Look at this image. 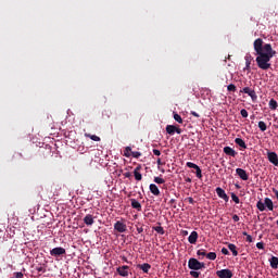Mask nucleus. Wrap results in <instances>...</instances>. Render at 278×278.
I'll list each match as a JSON object with an SVG mask.
<instances>
[{
	"label": "nucleus",
	"instance_id": "nucleus-1",
	"mask_svg": "<svg viewBox=\"0 0 278 278\" xmlns=\"http://www.w3.org/2000/svg\"><path fill=\"white\" fill-rule=\"evenodd\" d=\"M256 53V65L263 71L271 68V58L277 56V51L270 43H264L262 38L255 39L253 43Z\"/></svg>",
	"mask_w": 278,
	"mask_h": 278
},
{
	"label": "nucleus",
	"instance_id": "nucleus-2",
	"mask_svg": "<svg viewBox=\"0 0 278 278\" xmlns=\"http://www.w3.org/2000/svg\"><path fill=\"white\" fill-rule=\"evenodd\" d=\"M188 267L190 268V270L199 271L205 268V263L198 261V258L195 257H190L188 262Z\"/></svg>",
	"mask_w": 278,
	"mask_h": 278
},
{
	"label": "nucleus",
	"instance_id": "nucleus-3",
	"mask_svg": "<svg viewBox=\"0 0 278 278\" xmlns=\"http://www.w3.org/2000/svg\"><path fill=\"white\" fill-rule=\"evenodd\" d=\"M66 254V250L64 248H54L50 250V255L54 258L62 257L63 255Z\"/></svg>",
	"mask_w": 278,
	"mask_h": 278
},
{
	"label": "nucleus",
	"instance_id": "nucleus-4",
	"mask_svg": "<svg viewBox=\"0 0 278 278\" xmlns=\"http://www.w3.org/2000/svg\"><path fill=\"white\" fill-rule=\"evenodd\" d=\"M218 278H233V271L231 269H220L216 271Z\"/></svg>",
	"mask_w": 278,
	"mask_h": 278
},
{
	"label": "nucleus",
	"instance_id": "nucleus-5",
	"mask_svg": "<svg viewBox=\"0 0 278 278\" xmlns=\"http://www.w3.org/2000/svg\"><path fill=\"white\" fill-rule=\"evenodd\" d=\"M186 166L189 168H193L195 170V176L198 177V179H202V177H203L202 169L199 167V165H197L192 162H188V163H186Z\"/></svg>",
	"mask_w": 278,
	"mask_h": 278
},
{
	"label": "nucleus",
	"instance_id": "nucleus-6",
	"mask_svg": "<svg viewBox=\"0 0 278 278\" xmlns=\"http://www.w3.org/2000/svg\"><path fill=\"white\" fill-rule=\"evenodd\" d=\"M240 93H245V94L250 96L252 101L257 100V96H256L255 90L251 89L250 87H243V89L240 90Z\"/></svg>",
	"mask_w": 278,
	"mask_h": 278
},
{
	"label": "nucleus",
	"instance_id": "nucleus-7",
	"mask_svg": "<svg viewBox=\"0 0 278 278\" xmlns=\"http://www.w3.org/2000/svg\"><path fill=\"white\" fill-rule=\"evenodd\" d=\"M114 229H115V231H117L119 233H124L127 231V225L124 224L123 222H116L114 224Z\"/></svg>",
	"mask_w": 278,
	"mask_h": 278
},
{
	"label": "nucleus",
	"instance_id": "nucleus-8",
	"mask_svg": "<svg viewBox=\"0 0 278 278\" xmlns=\"http://www.w3.org/2000/svg\"><path fill=\"white\" fill-rule=\"evenodd\" d=\"M267 160L274 164V166H278V155L277 152H267Z\"/></svg>",
	"mask_w": 278,
	"mask_h": 278
},
{
	"label": "nucleus",
	"instance_id": "nucleus-9",
	"mask_svg": "<svg viewBox=\"0 0 278 278\" xmlns=\"http://www.w3.org/2000/svg\"><path fill=\"white\" fill-rule=\"evenodd\" d=\"M236 174L243 181H248L250 179V176L248 175L247 170H244L243 168H237Z\"/></svg>",
	"mask_w": 278,
	"mask_h": 278
},
{
	"label": "nucleus",
	"instance_id": "nucleus-10",
	"mask_svg": "<svg viewBox=\"0 0 278 278\" xmlns=\"http://www.w3.org/2000/svg\"><path fill=\"white\" fill-rule=\"evenodd\" d=\"M244 60H245L244 71H247L248 73H251V63L253 61V56L251 55V53H247L244 56Z\"/></svg>",
	"mask_w": 278,
	"mask_h": 278
},
{
	"label": "nucleus",
	"instance_id": "nucleus-11",
	"mask_svg": "<svg viewBox=\"0 0 278 278\" xmlns=\"http://www.w3.org/2000/svg\"><path fill=\"white\" fill-rule=\"evenodd\" d=\"M216 193L219 197V199H223L224 201L228 202L229 197L227 195L226 191L223 188H216Z\"/></svg>",
	"mask_w": 278,
	"mask_h": 278
},
{
	"label": "nucleus",
	"instance_id": "nucleus-12",
	"mask_svg": "<svg viewBox=\"0 0 278 278\" xmlns=\"http://www.w3.org/2000/svg\"><path fill=\"white\" fill-rule=\"evenodd\" d=\"M198 239H199V232L195 230L191 231V235L188 238V241L190 242V244H197Z\"/></svg>",
	"mask_w": 278,
	"mask_h": 278
},
{
	"label": "nucleus",
	"instance_id": "nucleus-13",
	"mask_svg": "<svg viewBox=\"0 0 278 278\" xmlns=\"http://www.w3.org/2000/svg\"><path fill=\"white\" fill-rule=\"evenodd\" d=\"M84 224L86 226H92L94 225V216L93 215H90V214H87L85 217H84Z\"/></svg>",
	"mask_w": 278,
	"mask_h": 278
},
{
	"label": "nucleus",
	"instance_id": "nucleus-14",
	"mask_svg": "<svg viewBox=\"0 0 278 278\" xmlns=\"http://www.w3.org/2000/svg\"><path fill=\"white\" fill-rule=\"evenodd\" d=\"M128 270H129V267L128 265H122V267H118L117 268V273L123 276L124 278H126L128 276Z\"/></svg>",
	"mask_w": 278,
	"mask_h": 278
},
{
	"label": "nucleus",
	"instance_id": "nucleus-15",
	"mask_svg": "<svg viewBox=\"0 0 278 278\" xmlns=\"http://www.w3.org/2000/svg\"><path fill=\"white\" fill-rule=\"evenodd\" d=\"M224 153H225L226 155L233 156V157L238 155V152L235 151L232 148H230V146H226V147L224 148Z\"/></svg>",
	"mask_w": 278,
	"mask_h": 278
},
{
	"label": "nucleus",
	"instance_id": "nucleus-16",
	"mask_svg": "<svg viewBox=\"0 0 278 278\" xmlns=\"http://www.w3.org/2000/svg\"><path fill=\"white\" fill-rule=\"evenodd\" d=\"M130 204L132 208L137 210V212H142V205L137 201V199H130Z\"/></svg>",
	"mask_w": 278,
	"mask_h": 278
},
{
	"label": "nucleus",
	"instance_id": "nucleus-17",
	"mask_svg": "<svg viewBox=\"0 0 278 278\" xmlns=\"http://www.w3.org/2000/svg\"><path fill=\"white\" fill-rule=\"evenodd\" d=\"M137 267L140 268V270H142L144 274H149L151 270V264L149 263L138 264Z\"/></svg>",
	"mask_w": 278,
	"mask_h": 278
},
{
	"label": "nucleus",
	"instance_id": "nucleus-18",
	"mask_svg": "<svg viewBox=\"0 0 278 278\" xmlns=\"http://www.w3.org/2000/svg\"><path fill=\"white\" fill-rule=\"evenodd\" d=\"M236 146L240 147L241 149H248L247 143L244 142V139L242 138H235Z\"/></svg>",
	"mask_w": 278,
	"mask_h": 278
},
{
	"label": "nucleus",
	"instance_id": "nucleus-19",
	"mask_svg": "<svg viewBox=\"0 0 278 278\" xmlns=\"http://www.w3.org/2000/svg\"><path fill=\"white\" fill-rule=\"evenodd\" d=\"M150 192L156 197L161 195V190L159 189V187H156L155 184L150 185Z\"/></svg>",
	"mask_w": 278,
	"mask_h": 278
},
{
	"label": "nucleus",
	"instance_id": "nucleus-20",
	"mask_svg": "<svg viewBox=\"0 0 278 278\" xmlns=\"http://www.w3.org/2000/svg\"><path fill=\"white\" fill-rule=\"evenodd\" d=\"M269 264H270V267L274 268V270H277V268H278V257L277 256H271L269 258Z\"/></svg>",
	"mask_w": 278,
	"mask_h": 278
},
{
	"label": "nucleus",
	"instance_id": "nucleus-21",
	"mask_svg": "<svg viewBox=\"0 0 278 278\" xmlns=\"http://www.w3.org/2000/svg\"><path fill=\"white\" fill-rule=\"evenodd\" d=\"M265 206L269 210V212H273L274 210V203L270 198L264 199Z\"/></svg>",
	"mask_w": 278,
	"mask_h": 278
},
{
	"label": "nucleus",
	"instance_id": "nucleus-22",
	"mask_svg": "<svg viewBox=\"0 0 278 278\" xmlns=\"http://www.w3.org/2000/svg\"><path fill=\"white\" fill-rule=\"evenodd\" d=\"M166 132L169 135V136H173L176 134V126L175 125H167L166 126Z\"/></svg>",
	"mask_w": 278,
	"mask_h": 278
},
{
	"label": "nucleus",
	"instance_id": "nucleus-23",
	"mask_svg": "<svg viewBox=\"0 0 278 278\" xmlns=\"http://www.w3.org/2000/svg\"><path fill=\"white\" fill-rule=\"evenodd\" d=\"M228 248H229V251L232 252V255H233L235 257H237V255H238L237 245L233 244V243H229V244H228Z\"/></svg>",
	"mask_w": 278,
	"mask_h": 278
},
{
	"label": "nucleus",
	"instance_id": "nucleus-24",
	"mask_svg": "<svg viewBox=\"0 0 278 278\" xmlns=\"http://www.w3.org/2000/svg\"><path fill=\"white\" fill-rule=\"evenodd\" d=\"M268 106H269V109L273 110V111L277 110V108H278L277 100L270 99V100H269V103H268Z\"/></svg>",
	"mask_w": 278,
	"mask_h": 278
},
{
	"label": "nucleus",
	"instance_id": "nucleus-25",
	"mask_svg": "<svg viewBox=\"0 0 278 278\" xmlns=\"http://www.w3.org/2000/svg\"><path fill=\"white\" fill-rule=\"evenodd\" d=\"M85 137H89L92 141L100 142L101 138L96 135H90L89 132H85Z\"/></svg>",
	"mask_w": 278,
	"mask_h": 278
},
{
	"label": "nucleus",
	"instance_id": "nucleus-26",
	"mask_svg": "<svg viewBox=\"0 0 278 278\" xmlns=\"http://www.w3.org/2000/svg\"><path fill=\"white\" fill-rule=\"evenodd\" d=\"M132 150L130 148V146H127L124 150V156H126V159H130Z\"/></svg>",
	"mask_w": 278,
	"mask_h": 278
},
{
	"label": "nucleus",
	"instance_id": "nucleus-27",
	"mask_svg": "<svg viewBox=\"0 0 278 278\" xmlns=\"http://www.w3.org/2000/svg\"><path fill=\"white\" fill-rule=\"evenodd\" d=\"M256 207L260 210V212H265L266 210V205L262 201L256 202Z\"/></svg>",
	"mask_w": 278,
	"mask_h": 278
},
{
	"label": "nucleus",
	"instance_id": "nucleus-28",
	"mask_svg": "<svg viewBox=\"0 0 278 278\" xmlns=\"http://www.w3.org/2000/svg\"><path fill=\"white\" fill-rule=\"evenodd\" d=\"M217 257L216 252H207L206 253V258L210 261H215Z\"/></svg>",
	"mask_w": 278,
	"mask_h": 278
},
{
	"label": "nucleus",
	"instance_id": "nucleus-29",
	"mask_svg": "<svg viewBox=\"0 0 278 278\" xmlns=\"http://www.w3.org/2000/svg\"><path fill=\"white\" fill-rule=\"evenodd\" d=\"M197 255H199V257H206L207 252L205 249H200L197 251Z\"/></svg>",
	"mask_w": 278,
	"mask_h": 278
},
{
	"label": "nucleus",
	"instance_id": "nucleus-30",
	"mask_svg": "<svg viewBox=\"0 0 278 278\" xmlns=\"http://www.w3.org/2000/svg\"><path fill=\"white\" fill-rule=\"evenodd\" d=\"M153 230L160 235H165V230L161 225H159L157 227H153Z\"/></svg>",
	"mask_w": 278,
	"mask_h": 278
},
{
	"label": "nucleus",
	"instance_id": "nucleus-31",
	"mask_svg": "<svg viewBox=\"0 0 278 278\" xmlns=\"http://www.w3.org/2000/svg\"><path fill=\"white\" fill-rule=\"evenodd\" d=\"M174 121H176L179 124H184V118L178 115V113H174Z\"/></svg>",
	"mask_w": 278,
	"mask_h": 278
},
{
	"label": "nucleus",
	"instance_id": "nucleus-32",
	"mask_svg": "<svg viewBox=\"0 0 278 278\" xmlns=\"http://www.w3.org/2000/svg\"><path fill=\"white\" fill-rule=\"evenodd\" d=\"M258 128L262 130V132H265L267 129V125L265 122H258Z\"/></svg>",
	"mask_w": 278,
	"mask_h": 278
},
{
	"label": "nucleus",
	"instance_id": "nucleus-33",
	"mask_svg": "<svg viewBox=\"0 0 278 278\" xmlns=\"http://www.w3.org/2000/svg\"><path fill=\"white\" fill-rule=\"evenodd\" d=\"M227 89L229 92H236L237 91V86L233 84H230L227 86Z\"/></svg>",
	"mask_w": 278,
	"mask_h": 278
},
{
	"label": "nucleus",
	"instance_id": "nucleus-34",
	"mask_svg": "<svg viewBox=\"0 0 278 278\" xmlns=\"http://www.w3.org/2000/svg\"><path fill=\"white\" fill-rule=\"evenodd\" d=\"M134 175H135V180H137V181L142 180V175L140 174V172H134Z\"/></svg>",
	"mask_w": 278,
	"mask_h": 278
},
{
	"label": "nucleus",
	"instance_id": "nucleus-35",
	"mask_svg": "<svg viewBox=\"0 0 278 278\" xmlns=\"http://www.w3.org/2000/svg\"><path fill=\"white\" fill-rule=\"evenodd\" d=\"M153 181L156 184H165L166 182V180H164V178H162V177H154Z\"/></svg>",
	"mask_w": 278,
	"mask_h": 278
},
{
	"label": "nucleus",
	"instance_id": "nucleus-36",
	"mask_svg": "<svg viewBox=\"0 0 278 278\" xmlns=\"http://www.w3.org/2000/svg\"><path fill=\"white\" fill-rule=\"evenodd\" d=\"M243 236H245V241H248V242H253L252 236H250L249 233H247V231H243Z\"/></svg>",
	"mask_w": 278,
	"mask_h": 278
},
{
	"label": "nucleus",
	"instance_id": "nucleus-37",
	"mask_svg": "<svg viewBox=\"0 0 278 278\" xmlns=\"http://www.w3.org/2000/svg\"><path fill=\"white\" fill-rule=\"evenodd\" d=\"M190 275L192 276V278H200V271L198 270H191Z\"/></svg>",
	"mask_w": 278,
	"mask_h": 278
},
{
	"label": "nucleus",
	"instance_id": "nucleus-38",
	"mask_svg": "<svg viewBox=\"0 0 278 278\" xmlns=\"http://www.w3.org/2000/svg\"><path fill=\"white\" fill-rule=\"evenodd\" d=\"M142 154H141V152H139V151H132L131 152V156L134 157V159H139V156H141Z\"/></svg>",
	"mask_w": 278,
	"mask_h": 278
},
{
	"label": "nucleus",
	"instance_id": "nucleus-39",
	"mask_svg": "<svg viewBox=\"0 0 278 278\" xmlns=\"http://www.w3.org/2000/svg\"><path fill=\"white\" fill-rule=\"evenodd\" d=\"M231 199H232V201H233L235 203H240V199L238 198L237 194L231 193Z\"/></svg>",
	"mask_w": 278,
	"mask_h": 278
},
{
	"label": "nucleus",
	"instance_id": "nucleus-40",
	"mask_svg": "<svg viewBox=\"0 0 278 278\" xmlns=\"http://www.w3.org/2000/svg\"><path fill=\"white\" fill-rule=\"evenodd\" d=\"M241 116H242V118H248L249 112L247 110L242 109L241 110Z\"/></svg>",
	"mask_w": 278,
	"mask_h": 278
},
{
	"label": "nucleus",
	"instance_id": "nucleus-41",
	"mask_svg": "<svg viewBox=\"0 0 278 278\" xmlns=\"http://www.w3.org/2000/svg\"><path fill=\"white\" fill-rule=\"evenodd\" d=\"M256 248L260 249V250H264L265 249V243L264 242H257Z\"/></svg>",
	"mask_w": 278,
	"mask_h": 278
},
{
	"label": "nucleus",
	"instance_id": "nucleus-42",
	"mask_svg": "<svg viewBox=\"0 0 278 278\" xmlns=\"http://www.w3.org/2000/svg\"><path fill=\"white\" fill-rule=\"evenodd\" d=\"M15 278H23V271H15L14 273Z\"/></svg>",
	"mask_w": 278,
	"mask_h": 278
},
{
	"label": "nucleus",
	"instance_id": "nucleus-43",
	"mask_svg": "<svg viewBox=\"0 0 278 278\" xmlns=\"http://www.w3.org/2000/svg\"><path fill=\"white\" fill-rule=\"evenodd\" d=\"M152 152L156 156H161L162 155V152L160 150H157V149L152 150Z\"/></svg>",
	"mask_w": 278,
	"mask_h": 278
},
{
	"label": "nucleus",
	"instance_id": "nucleus-44",
	"mask_svg": "<svg viewBox=\"0 0 278 278\" xmlns=\"http://www.w3.org/2000/svg\"><path fill=\"white\" fill-rule=\"evenodd\" d=\"M191 115H193L195 118H200V113L195 111H191Z\"/></svg>",
	"mask_w": 278,
	"mask_h": 278
},
{
	"label": "nucleus",
	"instance_id": "nucleus-45",
	"mask_svg": "<svg viewBox=\"0 0 278 278\" xmlns=\"http://www.w3.org/2000/svg\"><path fill=\"white\" fill-rule=\"evenodd\" d=\"M222 253H223L224 255H228V254H229V251L227 250V248H223V249H222Z\"/></svg>",
	"mask_w": 278,
	"mask_h": 278
},
{
	"label": "nucleus",
	"instance_id": "nucleus-46",
	"mask_svg": "<svg viewBox=\"0 0 278 278\" xmlns=\"http://www.w3.org/2000/svg\"><path fill=\"white\" fill-rule=\"evenodd\" d=\"M188 202L191 204V205H194V199L192 197H189L188 198Z\"/></svg>",
	"mask_w": 278,
	"mask_h": 278
},
{
	"label": "nucleus",
	"instance_id": "nucleus-47",
	"mask_svg": "<svg viewBox=\"0 0 278 278\" xmlns=\"http://www.w3.org/2000/svg\"><path fill=\"white\" fill-rule=\"evenodd\" d=\"M175 132L178 134V135H181L182 134V129L181 128H177V126H176Z\"/></svg>",
	"mask_w": 278,
	"mask_h": 278
},
{
	"label": "nucleus",
	"instance_id": "nucleus-48",
	"mask_svg": "<svg viewBox=\"0 0 278 278\" xmlns=\"http://www.w3.org/2000/svg\"><path fill=\"white\" fill-rule=\"evenodd\" d=\"M164 163H162V159L157 157V166H163Z\"/></svg>",
	"mask_w": 278,
	"mask_h": 278
},
{
	"label": "nucleus",
	"instance_id": "nucleus-49",
	"mask_svg": "<svg viewBox=\"0 0 278 278\" xmlns=\"http://www.w3.org/2000/svg\"><path fill=\"white\" fill-rule=\"evenodd\" d=\"M232 219H233V222H239V220H240V217H239L238 215H233V216H232Z\"/></svg>",
	"mask_w": 278,
	"mask_h": 278
},
{
	"label": "nucleus",
	"instance_id": "nucleus-50",
	"mask_svg": "<svg viewBox=\"0 0 278 278\" xmlns=\"http://www.w3.org/2000/svg\"><path fill=\"white\" fill-rule=\"evenodd\" d=\"M143 231H144L143 227H138V228H137V232H138V233H142Z\"/></svg>",
	"mask_w": 278,
	"mask_h": 278
},
{
	"label": "nucleus",
	"instance_id": "nucleus-51",
	"mask_svg": "<svg viewBox=\"0 0 278 278\" xmlns=\"http://www.w3.org/2000/svg\"><path fill=\"white\" fill-rule=\"evenodd\" d=\"M141 168H142L141 165H138V166L135 168L134 172L139 173Z\"/></svg>",
	"mask_w": 278,
	"mask_h": 278
},
{
	"label": "nucleus",
	"instance_id": "nucleus-52",
	"mask_svg": "<svg viewBox=\"0 0 278 278\" xmlns=\"http://www.w3.org/2000/svg\"><path fill=\"white\" fill-rule=\"evenodd\" d=\"M124 176H125L126 178H130V177H131V174H130V172H126V173L124 174Z\"/></svg>",
	"mask_w": 278,
	"mask_h": 278
},
{
	"label": "nucleus",
	"instance_id": "nucleus-53",
	"mask_svg": "<svg viewBox=\"0 0 278 278\" xmlns=\"http://www.w3.org/2000/svg\"><path fill=\"white\" fill-rule=\"evenodd\" d=\"M122 260H123L126 264H128V258H127L126 256H122Z\"/></svg>",
	"mask_w": 278,
	"mask_h": 278
},
{
	"label": "nucleus",
	"instance_id": "nucleus-54",
	"mask_svg": "<svg viewBox=\"0 0 278 278\" xmlns=\"http://www.w3.org/2000/svg\"><path fill=\"white\" fill-rule=\"evenodd\" d=\"M174 203H176V199H170L169 204L173 205Z\"/></svg>",
	"mask_w": 278,
	"mask_h": 278
},
{
	"label": "nucleus",
	"instance_id": "nucleus-55",
	"mask_svg": "<svg viewBox=\"0 0 278 278\" xmlns=\"http://www.w3.org/2000/svg\"><path fill=\"white\" fill-rule=\"evenodd\" d=\"M274 193H275V195H276L277 199H278V190H277V189H274Z\"/></svg>",
	"mask_w": 278,
	"mask_h": 278
},
{
	"label": "nucleus",
	"instance_id": "nucleus-56",
	"mask_svg": "<svg viewBox=\"0 0 278 278\" xmlns=\"http://www.w3.org/2000/svg\"><path fill=\"white\" fill-rule=\"evenodd\" d=\"M184 235L185 236L189 235V231L188 230H184Z\"/></svg>",
	"mask_w": 278,
	"mask_h": 278
},
{
	"label": "nucleus",
	"instance_id": "nucleus-57",
	"mask_svg": "<svg viewBox=\"0 0 278 278\" xmlns=\"http://www.w3.org/2000/svg\"><path fill=\"white\" fill-rule=\"evenodd\" d=\"M186 181H188V182H191L192 180H191V178H186Z\"/></svg>",
	"mask_w": 278,
	"mask_h": 278
},
{
	"label": "nucleus",
	"instance_id": "nucleus-58",
	"mask_svg": "<svg viewBox=\"0 0 278 278\" xmlns=\"http://www.w3.org/2000/svg\"><path fill=\"white\" fill-rule=\"evenodd\" d=\"M38 271H42V268H39Z\"/></svg>",
	"mask_w": 278,
	"mask_h": 278
},
{
	"label": "nucleus",
	"instance_id": "nucleus-59",
	"mask_svg": "<svg viewBox=\"0 0 278 278\" xmlns=\"http://www.w3.org/2000/svg\"><path fill=\"white\" fill-rule=\"evenodd\" d=\"M276 225L278 226V219H277V222H276Z\"/></svg>",
	"mask_w": 278,
	"mask_h": 278
},
{
	"label": "nucleus",
	"instance_id": "nucleus-60",
	"mask_svg": "<svg viewBox=\"0 0 278 278\" xmlns=\"http://www.w3.org/2000/svg\"><path fill=\"white\" fill-rule=\"evenodd\" d=\"M228 60H230V55H228Z\"/></svg>",
	"mask_w": 278,
	"mask_h": 278
},
{
	"label": "nucleus",
	"instance_id": "nucleus-61",
	"mask_svg": "<svg viewBox=\"0 0 278 278\" xmlns=\"http://www.w3.org/2000/svg\"><path fill=\"white\" fill-rule=\"evenodd\" d=\"M98 278H101V277H98Z\"/></svg>",
	"mask_w": 278,
	"mask_h": 278
}]
</instances>
